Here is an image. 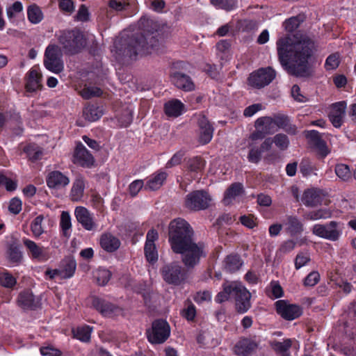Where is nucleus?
<instances>
[{"instance_id":"1","label":"nucleus","mask_w":356,"mask_h":356,"mask_svg":"<svg viewBox=\"0 0 356 356\" xmlns=\"http://www.w3.org/2000/svg\"><path fill=\"white\" fill-rule=\"evenodd\" d=\"M141 32H134L129 27L124 29L114 42L116 60L129 64L136 60L138 55H146L159 45V24L152 19L143 16L138 22Z\"/></svg>"},{"instance_id":"2","label":"nucleus","mask_w":356,"mask_h":356,"mask_svg":"<svg viewBox=\"0 0 356 356\" xmlns=\"http://www.w3.org/2000/svg\"><path fill=\"white\" fill-rule=\"evenodd\" d=\"M278 60L291 76L309 78L314 71L309 63L314 49V40L306 33L298 31L291 38L281 37L277 41Z\"/></svg>"},{"instance_id":"3","label":"nucleus","mask_w":356,"mask_h":356,"mask_svg":"<svg viewBox=\"0 0 356 356\" xmlns=\"http://www.w3.org/2000/svg\"><path fill=\"white\" fill-rule=\"evenodd\" d=\"M168 242L172 251L181 254V262L188 269H193L202 258L207 257L203 242L195 243V232L188 221L181 218L172 220L168 225Z\"/></svg>"},{"instance_id":"4","label":"nucleus","mask_w":356,"mask_h":356,"mask_svg":"<svg viewBox=\"0 0 356 356\" xmlns=\"http://www.w3.org/2000/svg\"><path fill=\"white\" fill-rule=\"evenodd\" d=\"M58 41L67 55L76 54L86 45V38L83 32L77 29L60 31Z\"/></svg>"},{"instance_id":"5","label":"nucleus","mask_w":356,"mask_h":356,"mask_svg":"<svg viewBox=\"0 0 356 356\" xmlns=\"http://www.w3.org/2000/svg\"><path fill=\"white\" fill-rule=\"evenodd\" d=\"M184 268L176 262L164 265L160 270L163 280L168 284L181 286L186 284L191 269Z\"/></svg>"},{"instance_id":"6","label":"nucleus","mask_w":356,"mask_h":356,"mask_svg":"<svg viewBox=\"0 0 356 356\" xmlns=\"http://www.w3.org/2000/svg\"><path fill=\"white\" fill-rule=\"evenodd\" d=\"M61 48L56 44H49L44 51V65L49 71L58 74L63 70Z\"/></svg>"},{"instance_id":"7","label":"nucleus","mask_w":356,"mask_h":356,"mask_svg":"<svg viewBox=\"0 0 356 356\" xmlns=\"http://www.w3.org/2000/svg\"><path fill=\"white\" fill-rule=\"evenodd\" d=\"M211 201V197L207 191L197 190L186 195L184 206L190 211H197L207 209Z\"/></svg>"},{"instance_id":"8","label":"nucleus","mask_w":356,"mask_h":356,"mask_svg":"<svg viewBox=\"0 0 356 356\" xmlns=\"http://www.w3.org/2000/svg\"><path fill=\"white\" fill-rule=\"evenodd\" d=\"M148 341L152 344H161L170 337V327L165 320L156 319L152 323L151 328L147 330Z\"/></svg>"},{"instance_id":"9","label":"nucleus","mask_w":356,"mask_h":356,"mask_svg":"<svg viewBox=\"0 0 356 356\" xmlns=\"http://www.w3.org/2000/svg\"><path fill=\"white\" fill-rule=\"evenodd\" d=\"M312 233L318 237L336 241L341 234V227L339 222L332 220L326 224L314 225Z\"/></svg>"},{"instance_id":"10","label":"nucleus","mask_w":356,"mask_h":356,"mask_svg":"<svg viewBox=\"0 0 356 356\" xmlns=\"http://www.w3.org/2000/svg\"><path fill=\"white\" fill-rule=\"evenodd\" d=\"M275 76L276 72L271 67H262L250 74L248 83L255 88H261L270 84Z\"/></svg>"},{"instance_id":"11","label":"nucleus","mask_w":356,"mask_h":356,"mask_svg":"<svg viewBox=\"0 0 356 356\" xmlns=\"http://www.w3.org/2000/svg\"><path fill=\"white\" fill-rule=\"evenodd\" d=\"M237 312H247L251 306V293L241 284L234 283L232 296Z\"/></svg>"},{"instance_id":"12","label":"nucleus","mask_w":356,"mask_h":356,"mask_svg":"<svg viewBox=\"0 0 356 356\" xmlns=\"http://www.w3.org/2000/svg\"><path fill=\"white\" fill-rule=\"evenodd\" d=\"M70 181L69 177L59 170L51 171L46 177L47 185L51 189L65 188L69 185Z\"/></svg>"},{"instance_id":"13","label":"nucleus","mask_w":356,"mask_h":356,"mask_svg":"<svg viewBox=\"0 0 356 356\" xmlns=\"http://www.w3.org/2000/svg\"><path fill=\"white\" fill-rule=\"evenodd\" d=\"M74 216L76 220L87 231H94L96 229V224L93 214L83 207H76L74 210Z\"/></svg>"},{"instance_id":"14","label":"nucleus","mask_w":356,"mask_h":356,"mask_svg":"<svg viewBox=\"0 0 356 356\" xmlns=\"http://www.w3.org/2000/svg\"><path fill=\"white\" fill-rule=\"evenodd\" d=\"M199 127V142L202 145L208 144L212 139L213 127L204 115H200L197 119Z\"/></svg>"},{"instance_id":"15","label":"nucleus","mask_w":356,"mask_h":356,"mask_svg":"<svg viewBox=\"0 0 356 356\" xmlns=\"http://www.w3.org/2000/svg\"><path fill=\"white\" fill-rule=\"evenodd\" d=\"M17 302L24 309L36 310L40 309V300L35 296L32 291L26 289L19 293L17 298Z\"/></svg>"},{"instance_id":"16","label":"nucleus","mask_w":356,"mask_h":356,"mask_svg":"<svg viewBox=\"0 0 356 356\" xmlns=\"http://www.w3.org/2000/svg\"><path fill=\"white\" fill-rule=\"evenodd\" d=\"M94 162V157L86 147L81 143H78L74 153V163L82 167L90 168Z\"/></svg>"},{"instance_id":"17","label":"nucleus","mask_w":356,"mask_h":356,"mask_svg":"<svg viewBox=\"0 0 356 356\" xmlns=\"http://www.w3.org/2000/svg\"><path fill=\"white\" fill-rule=\"evenodd\" d=\"M305 137L317 149L318 154L322 158L325 157L330 153V150L327 148L325 141L322 139L321 136L318 131H307L305 132Z\"/></svg>"},{"instance_id":"18","label":"nucleus","mask_w":356,"mask_h":356,"mask_svg":"<svg viewBox=\"0 0 356 356\" xmlns=\"http://www.w3.org/2000/svg\"><path fill=\"white\" fill-rule=\"evenodd\" d=\"M170 80L177 88L184 91H192L195 88V85L191 78L181 72L175 71L171 73Z\"/></svg>"},{"instance_id":"19","label":"nucleus","mask_w":356,"mask_h":356,"mask_svg":"<svg viewBox=\"0 0 356 356\" xmlns=\"http://www.w3.org/2000/svg\"><path fill=\"white\" fill-rule=\"evenodd\" d=\"M275 124L278 128L283 129L289 135H296L298 133L296 125L291 124L289 117L282 113L273 114Z\"/></svg>"},{"instance_id":"20","label":"nucleus","mask_w":356,"mask_h":356,"mask_svg":"<svg viewBox=\"0 0 356 356\" xmlns=\"http://www.w3.org/2000/svg\"><path fill=\"white\" fill-rule=\"evenodd\" d=\"M6 253L10 263L18 265L22 262L23 255L19 249V244L16 239H13L8 243Z\"/></svg>"},{"instance_id":"21","label":"nucleus","mask_w":356,"mask_h":356,"mask_svg":"<svg viewBox=\"0 0 356 356\" xmlns=\"http://www.w3.org/2000/svg\"><path fill=\"white\" fill-rule=\"evenodd\" d=\"M302 201L308 207H315L321 204L323 197L321 192L318 189H307L303 193Z\"/></svg>"},{"instance_id":"22","label":"nucleus","mask_w":356,"mask_h":356,"mask_svg":"<svg viewBox=\"0 0 356 356\" xmlns=\"http://www.w3.org/2000/svg\"><path fill=\"white\" fill-rule=\"evenodd\" d=\"M245 193L243 185L240 182L232 184L225 191L222 202L224 204H229L236 197Z\"/></svg>"},{"instance_id":"23","label":"nucleus","mask_w":356,"mask_h":356,"mask_svg":"<svg viewBox=\"0 0 356 356\" xmlns=\"http://www.w3.org/2000/svg\"><path fill=\"white\" fill-rule=\"evenodd\" d=\"M257 348V343L249 339H242L234 346V353L238 355L247 356Z\"/></svg>"},{"instance_id":"24","label":"nucleus","mask_w":356,"mask_h":356,"mask_svg":"<svg viewBox=\"0 0 356 356\" xmlns=\"http://www.w3.org/2000/svg\"><path fill=\"white\" fill-rule=\"evenodd\" d=\"M42 74L35 69H31L29 72L26 89L29 92H35L42 88Z\"/></svg>"},{"instance_id":"25","label":"nucleus","mask_w":356,"mask_h":356,"mask_svg":"<svg viewBox=\"0 0 356 356\" xmlns=\"http://www.w3.org/2000/svg\"><path fill=\"white\" fill-rule=\"evenodd\" d=\"M115 117L120 127H127L132 122L133 109L129 106H125L118 111Z\"/></svg>"},{"instance_id":"26","label":"nucleus","mask_w":356,"mask_h":356,"mask_svg":"<svg viewBox=\"0 0 356 356\" xmlns=\"http://www.w3.org/2000/svg\"><path fill=\"white\" fill-rule=\"evenodd\" d=\"M85 189V181L82 177H77L73 182L70 191V199L73 202L80 201L83 196Z\"/></svg>"},{"instance_id":"27","label":"nucleus","mask_w":356,"mask_h":356,"mask_svg":"<svg viewBox=\"0 0 356 356\" xmlns=\"http://www.w3.org/2000/svg\"><path fill=\"white\" fill-rule=\"evenodd\" d=\"M184 108V105L178 99H172L164 104V111L168 117L179 116Z\"/></svg>"},{"instance_id":"28","label":"nucleus","mask_w":356,"mask_h":356,"mask_svg":"<svg viewBox=\"0 0 356 356\" xmlns=\"http://www.w3.org/2000/svg\"><path fill=\"white\" fill-rule=\"evenodd\" d=\"M273 115L259 118L254 122L256 129H263L267 134H272L275 132V121Z\"/></svg>"},{"instance_id":"29","label":"nucleus","mask_w":356,"mask_h":356,"mask_svg":"<svg viewBox=\"0 0 356 356\" xmlns=\"http://www.w3.org/2000/svg\"><path fill=\"white\" fill-rule=\"evenodd\" d=\"M23 243L31 254L32 258L42 259L45 258L44 249L43 247L38 245L34 241L24 238Z\"/></svg>"},{"instance_id":"30","label":"nucleus","mask_w":356,"mask_h":356,"mask_svg":"<svg viewBox=\"0 0 356 356\" xmlns=\"http://www.w3.org/2000/svg\"><path fill=\"white\" fill-rule=\"evenodd\" d=\"M287 220V232L291 236H296L301 234L304 230V225L302 222L296 216H288Z\"/></svg>"},{"instance_id":"31","label":"nucleus","mask_w":356,"mask_h":356,"mask_svg":"<svg viewBox=\"0 0 356 356\" xmlns=\"http://www.w3.org/2000/svg\"><path fill=\"white\" fill-rule=\"evenodd\" d=\"M224 263L225 270L230 273L238 270L243 264V261L237 254H230L227 256Z\"/></svg>"},{"instance_id":"32","label":"nucleus","mask_w":356,"mask_h":356,"mask_svg":"<svg viewBox=\"0 0 356 356\" xmlns=\"http://www.w3.org/2000/svg\"><path fill=\"white\" fill-rule=\"evenodd\" d=\"M168 174L165 172L161 171L155 174L149 179L145 185V189L150 191H156L159 189L166 179Z\"/></svg>"},{"instance_id":"33","label":"nucleus","mask_w":356,"mask_h":356,"mask_svg":"<svg viewBox=\"0 0 356 356\" xmlns=\"http://www.w3.org/2000/svg\"><path fill=\"white\" fill-rule=\"evenodd\" d=\"M27 17L33 24L41 22L44 18L43 13L36 3H32L27 7Z\"/></svg>"},{"instance_id":"34","label":"nucleus","mask_w":356,"mask_h":356,"mask_svg":"<svg viewBox=\"0 0 356 356\" xmlns=\"http://www.w3.org/2000/svg\"><path fill=\"white\" fill-rule=\"evenodd\" d=\"M102 114V110L94 104H88L83 110L84 118L89 122L97 121Z\"/></svg>"},{"instance_id":"35","label":"nucleus","mask_w":356,"mask_h":356,"mask_svg":"<svg viewBox=\"0 0 356 356\" xmlns=\"http://www.w3.org/2000/svg\"><path fill=\"white\" fill-rule=\"evenodd\" d=\"M91 332L92 328L86 325L72 330L73 337L85 343L90 341Z\"/></svg>"},{"instance_id":"36","label":"nucleus","mask_w":356,"mask_h":356,"mask_svg":"<svg viewBox=\"0 0 356 356\" xmlns=\"http://www.w3.org/2000/svg\"><path fill=\"white\" fill-rule=\"evenodd\" d=\"M292 346V341L290 339L284 340V341H273L270 342V346L273 350L282 356H290L289 349Z\"/></svg>"},{"instance_id":"37","label":"nucleus","mask_w":356,"mask_h":356,"mask_svg":"<svg viewBox=\"0 0 356 356\" xmlns=\"http://www.w3.org/2000/svg\"><path fill=\"white\" fill-rule=\"evenodd\" d=\"M205 166V161L201 156H193L188 159L186 163L187 170L191 172H201Z\"/></svg>"},{"instance_id":"38","label":"nucleus","mask_w":356,"mask_h":356,"mask_svg":"<svg viewBox=\"0 0 356 356\" xmlns=\"http://www.w3.org/2000/svg\"><path fill=\"white\" fill-rule=\"evenodd\" d=\"M102 250L99 255L105 257V253H111V232H106L101 234L99 240Z\"/></svg>"},{"instance_id":"39","label":"nucleus","mask_w":356,"mask_h":356,"mask_svg":"<svg viewBox=\"0 0 356 356\" xmlns=\"http://www.w3.org/2000/svg\"><path fill=\"white\" fill-rule=\"evenodd\" d=\"M332 216V212L327 209H321L316 211H312L306 213L304 218L308 220H316L319 219H326Z\"/></svg>"},{"instance_id":"40","label":"nucleus","mask_w":356,"mask_h":356,"mask_svg":"<svg viewBox=\"0 0 356 356\" xmlns=\"http://www.w3.org/2000/svg\"><path fill=\"white\" fill-rule=\"evenodd\" d=\"M334 172L337 176L342 181H348L352 179L353 173L348 165L338 163L335 165Z\"/></svg>"},{"instance_id":"41","label":"nucleus","mask_w":356,"mask_h":356,"mask_svg":"<svg viewBox=\"0 0 356 356\" xmlns=\"http://www.w3.org/2000/svg\"><path fill=\"white\" fill-rule=\"evenodd\" d=\"M76 267L75 260L67 259L64 261L63 268L60 270V277L65 279L70 278L74 274Z\"/></svg>"},{"instance_id":"42","label":"nucleus","mask_w":356,"mask_h":356,"mask_svg":"<svg viewBox=\"0 0 356 356\" xmlns=\"http://www.w3.org/2000/svg\"><path fill=\"white\" fill-rule=\"evenodd\" d=\"M24 151L26 154L28 158L32 161L40 159L42 155L41 148L35 144L26 145L24 147Z\"/></svg>"},{"instance_id":"43","label":"nucleus","mask_w":356,"mask_h":356,"mask_svg":"<svg viewBox=\"0 0 356 356\" xmlns=\"http://www.w3.org/2000/svg\"><path fill=\"white\" fill-rule=\"evenodd\" d=\"M304 17L301 15L291 17L286 19L283 23V26L286 31L291 33L299 27L300 24L303 22Z\"/></svg>"},{"instance_id":"44","label":"nucleus","mask_w":356,"mask_h":356,"mask_svg":"<svg viewBox=\"0 0 356 356\" xmlns=\"http://www.w3.org/2000/svg\"><path fill=\"white\" fill-rule=\"evenodd\" d=\"M266 293L270 298H279L284 296V291L277 282L273 281L270 286L266 289Z\"/></svg>"},{"instance_id":"45","label":"nucleus","mask_w":356,"mask_h":356,"mask_svg":"<svg viewBox=\"0 0 356 356\" xmlns=\"http://www.w3.org/2000/svg\"><path fill=\"white\" fill-rule=\"evenodd\" d=\"M275 306L276 312H299L298 309H300L296 304H290L286 300H280L276 301L275 302ZM303 309H305V307H303Z\"/></svg>"},{"instance_id":"46","label":"nucleus","mask_w":356,"mask_h":356,"mask_svg":"<svg viewBox=\"0 0 356 356\" xmlns=\"http://www.w3.org/2000/svg\"><path fill=\"white\" fill-rule=\"evenodd\" d=\"M79 94L83 98L89 99L94 97L101 96L102 90L98 87L89 86H85L81 90H80Z\"/></svg>"},{"instance_id":"47","label":"nucleus","mask_w":356,"mask_h":356,"mask_svg":"<svg viewBox=\"0 0 356 356\" xmlns=\"http://www.w3.org/2000/svg\"><path fill=\"white\" fill-rule=\"evenodd\" d=\"M60 225L61 227L63 235L65 237H70V229L72 227L71 218L67 211H63L60 216Z\"/></svg>"},{"instance_id":"48","label":"nucleus","mask_w":356,"mask_h":356,"mask_svg":"<svg viewBox=\"0 0 356 356\" xmlns=\"http://www.w3.org/2000/svg\"><path fill=\"white\" fill-rule=\"evenodd\" d=\"M144 251L149 262L154 264L158 260V252L155 243H145Z\"/></svg>"},{"instance_id":"49","label":"nucleus","mask_w":356,"mask_h":356,"mask_svg":"<svg viewBox=\"0 0 356 356\" xmlns=\"http://www.w3.org/2000/svg\"><path fill=\"white\" fill-rule=\"evenodd\" d=\"M316 170V166L309 159L304 158L302 159L300 163V172L304 177L310 175Z\"/></svg>"},{"instance_id":"50","label":"nucleus","mask_w":356,"mask_h":356,"mask_svg":"<svg viewBox=\"0 0 356 356\" xmlns=\"http://www.w3.org/2000/svg\"><path fill=\"white\" fill-rule=\"evenodd\" d=\"M17 283L16 279L7 270L0 272V284L6 288H13Z\"/></svg>"},{"instance_id":"51","label":"nucleus","mask_w":356,"mask_h":356,"mask_svg":"<svg viewBox=\"0 0 356 356\" xmlns=\"http://www.w3.org/2000/svg\"><path fill=\"white\" fill-rule=\"evenodd\" d=\"M44 216L39 215L32 221L31 224V229L34 236L39 237L43 232L44 229L42 226Z\"/></svg>"},{"instance_id":"52","label":"nucleus","mask_w":356,"mask_h":356,"mask_svg":"<svg viewBox=\"0 0 356 356\" xmlns=\"http://www.w3.org/2000/svg\"><path fill=\"white\" fill-rule=\"evenodd\" d=\"M111 276V272L103 268H99L95 275L97 284L100 286H105L109 281Z\"/></svg>"},{"instance_id":"53","label":"nucleus","mask_w":356,"mask_h":356,"mask_svg":"<svg viewBox=\"0 0 356 356\" xmlns=\"http://www.w3.org/2000/svg\"><path fill=\"white\" fill-rule=\"evenodd\" d=\"M234 289V283L229 284H225L223 286V291L218 293L216 297V301L221 303L227 300L229 297H232Z\"/></svg>"},{"instance_id":"54","label":"nucleus","mask_w":356,"mask_h":356,"mask_svg":"<svg viewBox=\"0 0 356 356\" xmlns=\"http://www.w3.org/2000/svg\"><path fill=\"white\" fill-rule=\"evenodd\" d=\"M273 140L277 147L282 151L286 150L289 147L290 143L288 136L284 134H276Z\"/></svg>"},{"instance_id":"55","label":"nucleus","mask_w":356,"mask_h":356,"mask_svg":"<svg viewBox=\"0 0 356 356\" xmlns=\"http://www.w3.org/2000/svg\"><path fill=\"white\" fill-rule=\"evenodd\" d=\"M310 261V257L307 254L299 252L295 258V268L296 270L300 269Z\"/></svg>"},{"instance_id":"56","label":"nucleus","mask_w":356,"mask_h":356,"mask_svg":"<svg viewBox=\"0 0 356 356\" xmlns=\"http://www.w3.org/2000/svg\"><path fill=\"white\" fill-rule=\"evenodd\" d=\"M346 104L345 102H340L335 103L332 105V108L329 114L338 115L339 117H344Z\"/></svg>"},{"instance_id":"57","label":"nucleus","mask_w":356,"mask_h":356,"mask_svg":"<svg viewBox=\"0 0 356 356\" xmlns=\"http://www.w3.org/2000/svg\"><path fill=\"white\" fill-rule=\"evenodd\" d=\"M22 10V3L20 1H15L10 6L7 8L6 12L8 17L11 19L14 17L16 14L21 13Z\"/></svg>"},{"instance_id":"58","label":"nucleus","mask_w":356,"mask_h":356,"mask_svg":"<svg viewBox=\"0 0 356 356\" xmlns=\"http://www.w3.org/2000/svg\"><path fill=\"white\" fill-rule=\"evenodd\" d=\"M339 65V56L335 54H332L327 58L325 63V67L327 70H334L338 67Z\"/></svg>"},{"instance_id":"59","label":"nucleus","mask_w":356,"mask_h":356,"mask_svg":"<svg viewBox=\"0 0 356 356\" xmlns=\"http://www.w3.org/2000/svg\"><path fill=\"white\" fill-rule=\"evenodd\" d=\"M320 280V275L317 271L311 272L304 280V285L314 286Z\"/></svg>"},{"instance_id":"60","label":"nucleus","mask_w":356,"mask_h":356,"mask_svg":"<svg viewBox=\"0 0 356 356\" xmlns=\"http://www.w3.org/2000/svg\"><path fill=\"white\" fill-rule=\"evenodd\" d=\"M296 242L293 239L284 241L279 248L278 252L282 254H287L291 252L296 247Z\"/></svg>"},{"instance_id":"61","label":"nucleus","mask_w":356,"mask_h":356,"mask_svg":"<svg viewBox=\"0 0 356 356\" xmlns=\"http://www.w3.org/2000/svg\"><path fill=\"white\" fill-rule=\"evenodd\" d=\"M90 13L88 8L84 5L81 4L78 10V12L75 16L76 21L87 22L89 20Z\"/></svg>"},{"instance_id":"62","label":"nucleus","mask_w":356,"mask_h":356,"mask_svg":"<svg viewBox=\"0 0 356 356\" xmlns=\"http://www.w3.org/2000/svg\"><path fill=\"white\" fill-rule=\"evenodd\" d=\"M144 186L142 179H137L131 182L129 186V193L131 197H135Z\"/></svg>"},{"instance_id":"63","label":"nucleus","mask_w":356,"mask_h":356,"mask_svg":"<svg viewBox=\"0 0 356 356\" xmlns=\"http://www.w3.org/2000/svg\"><path fill=\"white\" fill-rule=\"evenodd\" d=\"M262 153L259 148L250 149L248 155V161L253 163H259L261 159Z\"/></svg>"},{"instance_id":"64","label":"nucleus","mask_w":356,"mask_h":356,"mask_svg":"<svg viewBox=\"0 0 356 356\" xmlns=\"http://www.w3.org/2000/svg\"><path fill=\"white\" fill-rule=\"evenodd\" d=\"M40 354L42 356H61L62 352L53 346L41 347L40 349Z\"/></svg>"}]
</instances>
